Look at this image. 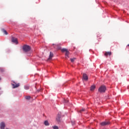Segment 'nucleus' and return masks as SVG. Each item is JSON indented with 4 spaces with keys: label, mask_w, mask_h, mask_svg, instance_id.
<instances>
[{
    "label": "nucleus",
    "mask_w": 129,
    "mask_h": 129,
    "mask_svg": "<svg viewBox=\"0 0 129 129\" xmlns=\"http://www.w3.org/2000/svg\"><path fill=\"white\" fill-rule=\"evenodd\" d=\"M98 91L101 93L102 92H105V91H106V87L103 85L101 86V87L98 89Z\"/></svg>",
    "instance_id": "1"
},
{
    "label": "nucleus",
    "mask_w": 129,
    "mask_h": 129,
    "mask_svg": "<svg viewBox=\"0 0 129 129\" xmlns=\"http://www.w3.org/2000/svg\"><path fill=\"white\" fill-rule=\"evenodd\" d=\"M23 50L24 52H29L31 50V47L29 45H24L23 47Z\"/></svg>",
    "instance_id": "2"
},
{
    "label": "nucleus",
    "mask_w": 129,
    "mask_h": 129,
    "mask_svg": "<svg viewBox=\"0 0 129 129\" xmlns=\"http://www.w3.org/2000/svg\"><path fill=\"white\" fill-rule=\"evenodd\" d=\"M13 88H17L20 86V83L17 84V83L14 82L13 83H12Z\"/></svg>",
    "instance_id": "3"
},
{
    "label": "nucleus",
    "mask_w": 129,
    "mask_h": 129,
    "mask_svg": "<svg viewBox=\"0 0 129 129\" xmlns=\"http://www.w3.org/2000/svg\"><path fill=\"white\" fill-rule=\"evenodd\" d=\"M83 79L85 80V81H87V80H88V76L87 75H86V74H83Z\"/></svg>",
    "instance_id": "4"
},
{
    "label": "nucleus",
    "mask_w": 129,
    "mask_h": 129,
    "mask_svg": "<svg viewBox=\"0 0 129 129\" xmlns=\"http://www.w3.org/2000/svg\"><path fill=\"white\" fill-rule=\"evenodd\" d=\"M12 42L13 43H15V44H18V39H17V38L15 37H12Z\"/></svg>",
    "instance_id": "5"
},
{
    "label": "nucleus",
    "mask_w": 129,
    "mask_h": 129,
    "mask_svg": "<svg viewBox=\"0 0 129 129\" xmlns=\"http://www.w3.org/2000/svg\"><path fill=\"white\" fill-rule=\"evenodd\" d=\"M54 54L52 52H50V55L49 58L47 59V61H50V60H52V58H53Z\"/></svg>",
    "instance_id": "6"
},
{
    "label": "nucleus",
    "mask_w": 129,
    "mask_h": 129,
    "mask_svg": "<svg viewBox=\"0 0 129 129\" xmlns=\"http://www.w3.org/2000/svg\"><path fill=\"white\" fill-rule=\"evenodd\" d=\"M6 127V123L5 122H2L1 123V129H5Z\"/></svg>",
    "instance_id": "7"
},
{
    "label": "nucleus",
    "mask_w": 129,
    "mask_h": 129,
    "mask_svg": "<svg viewBox=\"0 0 129 129\" xmlns=\"http://www.w3.org/2000/svg\"><path fill=\"white\" fill-rule=\"evenodd\" d=\"M101 125L104 126V125H107L109 124V122H103L100 123Z\"/></svg>",
    "instance_id": "8"
},
{
    "label": "nucleus",
    "mask_w": 129,
    "mask_h": 129,
    "mask_svg": "<svg viewBox=\"0 0 129 129\" xmlns=\"http://www.w3.org/2000/svg\"><path fill=\"white\" fill-rule=\"evenodd\" d=\"M111 54L112 53L111 51L106 52L104 54V55L107 57V56H111Z\"/></svg>",
    "instance_id": "9"
},
{
    "label": "nucleus",
    "mask_w": 129,
    "mask_h": 129,
    "mask_svg": "<svg viewBox=\"0 0 129 129\" xmlns=\"http://www.w3.org/2000/svg\"><path fill=\"white\" fill-rule=\"evenodd\" d=\"M61 118V113H58L56 120L57 121H60V118Z\"/></svg>",
    "instance_id": "10"
},
{
    "label": "nucleus",
    "mask_w": 129,
    "mask_h": 129,
    "mask_svg": "<svg viewBox=\"0 0 129 129\" xmlns=\"http://www.w3.org/2000/svg\"><path fill=\"white\" fill-rule=\"evenodd\" d=\"M55 47H56V49L57 50H61V44H60L55 45Z\"/></svg>",
    "instance_id": "11"
},
{
    "label": "nucleus",
    "mask_w": 129,
    "mask_h": 129,
    "mask_svg": "<svg viewBox=\"0 0 129 129\" xmlns=\"http://www.w3.org/2000/svg\"><path fill=\"white\" fill-rule=\"evenodd\" d=\"M69 51L67 50V51H66V53H65V56H66V58H69Z\"/></svg>",
    "instance_id": "12"
},
{
    "label": "nucleus",
    "mask_w": 129,
    "mask_h": 129,
    "mask_svg": "<svg viewBox=\"0 0 129 129\" xmlns=\"http://www.w3.org/2000/svg\"><path fill=\"white\" fill-rule=\"evenodd\" d=\"M2 33H3L4 35H8V32H7V30L4 29H2Z\"/></svg>",
    "instance_id": "13"
},
{
    "label": "nucleus",
    "mask_w": 129,
    "mask_h": 129,
    "mask_svg": "<svg viewBox=\"0 0 129 129\" xmlns=\"http://www.w3.org/2000/svg\"><path fill=\"white\" fill-rule=\"evenodd\" d=\"M94 89H95V85H93L91 86L90 90H91V91H93V90H94Z\"/></svg>",
    "instance_id": "14"
},
{
    "label": "nucleus",
    "mask_w": 129,
    "mask_h": 129,
    "mask_svg": "<svg viewBox=\"0 0 129 129\" xmlns=\"http://www.w3.org/2000/svg\"><path fill=\"white\" fill-rule=\"evenodd\" d=\"M44 124L46 126L50 125V123H49V122L47 120L44 121Z\"/></svg>",
    "instance_id": "15"
},
{
    "label": "nucleus",
    "mask_w": 129,
    "mask_h": 129,
    "mask_svg": "<svg viewBox=\"0 0 129 129\" xmlns=\"http://www.w3.org/2000/svg\"><path fill=\"white\" fill-rule=\"evenodd\" d=\"M25 99H27V100H30L31 99V96H26Z\"/></svg>",
    "instance_id": "16"
},
{
    "label": "nucleus",
    "mask_w": 129,
    "mask_h": 129,
    "mask_svg": "<svg viewBox=\"0 0 129 129\" xmlns=\"http://www.w3.org/2000/svg\"><path fill=\"white\" fill-rule=\"evenodd\" d=\"M24 88H25V89L26 90H28L29 89L30 87H29V86H25L24 87Z\"/></svg>",
    "instance_id": "17"
},
{
    "label": "nucleus",
    "mask_w": 129,
    "mask_h": 129,
    "mask_svg": "<svg viewBox=\"0 0 129 129\" xmlns=\"http://www.w3.org/2000/svg\"><path fill=\"white\" fill-rule=\"evenodd\" d=\"M67 51H68V50L66 48H63L61 49V52H67Z\"/></svg>",
    "instance_id": "18"
},
{
    "label": "nucleus",
    "mask_w": 129,
    "mask_h": 129,
    "mask_svg": "<svg viewBox=\"0 0 129 129\" xmlns=\"http://www.w3.org/2000/svg\"><path fill=\"white\" fill-rule=\"evenodd\" d=\"M76 59V58H71V62H74V61H75Z\"/></svg>",
    "instance_id": "19"
},
{
    "label": "nucleus",
    "mask_w": 129,
    "mask_h": 129,
    "mask_svg": "<svg viewBox=\"0 0 129 129\" xmlns=\"http://www.w3.org/2000/svg\"><path fill=\"white\" fill-rule=\"evenodd\" d=\"M83 111H85V109L84 108H82V109H81L80 110V112L81 113L82 112H83Z\"/></svg>",
    "instance_id": "20"
},
{
    "label": "nucleus",
    "mask_w": 129,
    "mask_h": 129,
    "mask_svg": "<svg viewBox=\"0 0 129 129\" xmlns=\"http://www.w3.org/2000/svg\"><path fill=\"white\" fill-rule=\"evenodd\" d=\"M52 128H53V129H59V127H58L57 126H53L52 127Z\"/></svg>",
    "instance_id": "21"
},
{
    "label": "nucleus",
    "mask_w": 129,
    "mask_h": 129,
    "mask_svg": "<svg viewBox=\"0 0 129 129\" xmlns=\"http://www.w3.org/2000/svg\"><path fill=\"white\" fill-rule=\"evenodd\" d=\"M1 72H5V69H1Z\"/></svg>",
    "instance_id": "22"
},
{
    "label": "nucleus",
    "mask_w": 129,
    "mask_h": 129,
    "mask_svg": "<svg viewBox=\"0 0 129 129\" xmlns=\"http://www.w3.org/2000/svg\"><path fill=\"white\" fill-rule=\"evenodd\" d=\"M69 101H68V100H64V102H66V103L69 102Z\"/></svg>",
    "instance_id": "23"
}]
</instances>
